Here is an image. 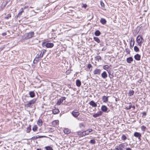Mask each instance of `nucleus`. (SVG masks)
<instances>
[{
	"instance_id": "nucleus-23",
	"label": "nucleus",
	"mask_w": 150,
	"mask_h": 150,
	"mask_svg": "<svg viewBox=\"0 0 150 150\" xmlns=\"http://www.w3.org/2000/svg\"><path fill=\"white\" fill-rule=\"evenodd\" d=\"M59 121L57 120H54V121L52 122V125L54 126H57L58 124Z\"/></svg>"
},
{
	"instance_id": "nucleus-54",
	"label": "nucleus",
	"mask_w": 150,
	"mask_h": 150,
	"mask_svg": "<svg viewBox=\"0 0 150 150\" xmlns=\"http://www.w3.org/2000/svg\"><path fill=\"white\" fill-rule=\"evenodd\" d=\"M88 132H90L92 131V129H89L88 130Z\"/></svg>"
},
{
	"instance_id": "nucleus-61",
	"label": "nucleus",
	"mask_w": 150,
	"mask_h": 150,
	"mask_svg": "<svg viewBox=\"0 0 150 150\" xmlns=\"http://www.w3.org/2000/svg\"><path fill=\"white\" fill-rule=\"evenodd\" d=\"M115 101H117V98H116V99H115Z\"/></svg>"
},
{
	"instance_id": "nucleus-31",
	"label": "nucleus",
	"mask_w": 150,
	"mask_h": 150,
	"mask_svg": "<svg viewBox=\"0 0 150 150\" xmlns=\"http://www.w3.org/2000/svg\"><path fill=\"white\" fill-rule=\"evenodd\" d=\"M21 11L19 12L18 14V17L20 16L22 14V13L23 12V8H21Z\"/></svg>"
},
{
	"instance_id": "nucleus-26",
	"label": "nucleus",
	"mask_w": 150,
	"mask_h": 150,
	"mask_svg": "<svg viewBox=\"0 0 150 150\" xmlns=\"http://www.w3.org/2000/svg\"><path fill=\"white\" fill-rule=\"evenodd\" d=\"M121 139L122 140L125 141L127 139V137L124 134H123L122 136Z\"/></svg>"
},
{
	"instance_id": "nucleus-1",
	"label": "nucleus",
	"mask_w": 150,
	"mask_h": 150,
	"mask_svg": "<svg viewBox=\"0 0 150 150\" xmlns=\"http://www.w3.org/2000/svg\"><path fill=\"white\" fill-rule=\"evenodd\" d=\"M36 101V99L34 98L29 101L26 102L25 104V108H32L33 104Z\"/></svg>"
},
{
	"instance_id": "nucleus-62",
	"label": "nucleus",
	"mask_w": 150,
	"mask_h": 150,
	"mask_svg": "<svg viewBox=\"0 0 150 150\" xmlns=\"http://www.w3.org/2000/svg\"><path fill=\"white\" fill-rule=\"evenodd\" d=\"M134 43H133V45H132V46H133L134 45Z\"/></svg>"
},
{
	"instance_id": "nucleus-5",
	"label": "nucleus",
	"mask_w": 150,
	"mask_h": 150,
	"mask_svg": "<svg viewBox=\"0 0 150 150\" xmlns=\"http://www.w3.org/2000/svg\"><path fill=\"white\" fill-rule=\"evenodd\" d=\"M101 110H102L104 112H108L110 110H108V108H107L106 106L105 105H102L101 108Z\"/></svg>"
},
{
	"instance_id": "nucleus-60",
	"label": "nucleus",
	"mask_w": 150,
	"mask_h": 150,
	"mask_svg": "<svg viewBox=\"0 0 150 150\" xmlns=\"http://www.w3.org/2000/svg\"><path fill=\"white\" fill-rule=\"evenodd\" d=\"M6 4H7V2H6V3H5V5H4V6H6Z\"/></svg>"
},
{
	"instance_id": "nucleus-11",
	"label": "nucleus",
	"mask_w": 150,
	"mask_h": 150,
	"mask_svg": "<svg viewBox=\"0 0 150 150\" xmlns=\"http://www.w3.org/2000/svg\"><path fill=\"white\" fill-rule=\"evenodd\" d=\"M45 45L47 47V48H52L54 46V44L53 43H45Z\"/></svg>"
},
{
	"instance_id": "nucleus-39",
	"label": "nucleus",
	"mask_w": 150,
	"mask_h": 150,
	"mask_svg": "<svg viewBox=\"0 0 150 150\" xmlns=\"http://www.w3.org/2000/svg\"><path fill=\"white\" fill-rule=\"evenodd\" d=\"M96 142L95 140L94 139H91L90 141V143L91 144H95Z\"/></svg>"
},
{
	"instance_id": "nucleus-30",
	"label": "nucleus",
	"mask_w": 150,
	"mask_h": 150,
	"mask_svg": "<svg viewBox=\"0 0 150 150\" xmlns=\"http://www.w3.org/2000/svg\"><path fill=\"white\" fill-rule=\"evenodd\" d=\"M93 39L95 41H96L98 43L100 42V40L98 37H94L93 38Z\"/></svg>"
},
{
	"instance_id": "nucleus-56",
	"label": "nucleus",
	"mask_w": 150,
	"mask_h": 150,
	"mask_svg": "<svg viewBox=\"0 0 150 150\" xmlns=\"http://www.w3.org/2000/svg\"><path fill=\"white\" fill-rule=\"evenodd\" d=\"M114 150H120L118 147L115 148Z\"/></svg>"
},
{
	"instance_id": "nucleus-27",
	"label": "nucleus",
	"mask_w": 150,
	"mask_h": 150,
	"mask_svg": "<svg viewBox=\"0 0 150 150\" xmlns=\"http://www.w3.org/2000/svg\"><path fill=\"white\" fill-rule=\"evenodd\" d=\"M95 34L96 36H99L100 35V33L99 30H97L95 32Z\"/></svg>"
},
{
	"instance_id": "nucleus-15",
	"label": "nucleus",
	"mask_w": 150,
	"mask_h": 150,
	"mask_svg": "<svg viewBox=\"0 0 150 150\" xmlns=\"http://www.w3.org/2000/svg\"><path fill=\"white\" fill-rule=\"evenodd\" d=\"M134 58L136 60L139 61L140 60L141 56L139 54H137L134 55Z\"/></svg>"
},
{
	"instance_id": "nucleus-53",
	"label": "nucleus",
	"mask_w": 150,
	"mask_h": 150,
	"mask_svg": "<svg viewBox=\"0 0 150 150\" xmlns=\"http://www.w3.org/2000/svg\"><path fill=\"white\" fill-rule=\"evenodd\" d=\"M142 114L143 115L145 116L146 115V113L145 112H143Z\"/></svg>"
},
{
	"instance_id": "nucleus-20",
	"label": "nucleus",
	"mask_w": 150,
	"mask_h": 150,
	"mask_svg": "<svg viewBox=\"0 0 150 150\" xmlns=\"http://www.w3.org/2000/svg\"><path fill=\"white\" fill-rule=\"evenodd\" d=\"M133 60V59L132 57H130L127 58V62L128 63H131V62Z\"/></svg>"
},
{
	"instance_id": "nucleus-36",
	"label": "nucleus",
	"mask_w": 150,
	"mask_h": 150,
	"mask_svg": "<svg viewBox=\"0 0 150 150\" xmlns=\"http://www.w3.org/2000/svg\"><path fill=\"white\" fill-rule=\"evenodd\" d=\"M107 71L108 72L109 74V76L110 78H112L113 77V75L111 74H110V70H107Z\"/></svg>"
},
{
	"instance_id": "nucleus-59",
	"label": "nucleus",
	"mask_w": 150,
	"mask_h": 150,
	"mask_svg": "<svg viewBox=\"0 0 150 150\" xmlns=\"http://www.w3.org/2000/svg\"><path fill=\"white\" fill-rule=\"evenodd\" d=\"M36 150H41V149H37Z\"/></svg>"
},
{
	"instance_id": "nucleus-8",
	"label": "nucleus",
	"mask_w": 150,
	"mask_h": 150,
	"mask_svg": "<svg viewBox=\"0 0 150 150\" xmlns=\"http://www.w3.org/2000/svg\"><path fill=\"white\" fill-rule=\"evenodd\" d=\"M102 112L101 111H100L98 112L97 113L93 115V116L95 118H96L101 115L102 114Z\"/></svg>"
},
{
	"instance_id": "nucleus-6",
	"label": "nucleus",
	"mask_w": 150,
	"mask_h": 150,
	"mask_svg": "<svg viewBox=\"0 0 150 150\" xmlns=\"http://www.w3.org/2000/svg\"><path fill=\"white\" fill-rule=\"evenodd\" d=\"M66 98L65 97H62L57 102V104L58 105H60L61 103H62L64 100H65Z\"/></svg>"
},
{
	"instance_id": "nucleus-63",
	"label": "nucleus",
	"mask_w": 150,
	"mask_h": 150,
	"mask_svg": "<svg viewBox=\"0 0 150 150\" xmlns=\"http://www.w3.org/2000/svg\"><path fill=\"white\" fill-rule=\"evenodd\" d=\"M1 142H2L1 141H0V143H1Z\"/></svg>"
},
{
	"instance_id": "nucleus-42",
	"label": "nucleus",
	"mask_w": 150,
	"mask_h": 150,
	"mask_svg": "<svg viewBox=\"0 0 150 150\" xmlns=\"http://www.w3.org/2000/svg\"><path fill=\"white\" fill-rule=\"evenodd\" d=\"M38 138V136H36L32 137L31 139L33 140H35Z\"/></svg>"
},
{
	"instance_id": "nucleus-41",
	"label": "nucleus",
	"mask_w": 150,
	"mask_h": 150,
	"mask_svg": "<svg viewBox=\"0 0 150 150\" xmlns=\"http://www.w3.org/2000/svg\"><path fill=\"white\" fill-rule=\"evenodd\" d=\"M40 51L42 52V56H43V55L46 53V50H43Z\"/></svg>"
},
{
	"instance_id": "nucleus-19",
	"label": "nucleus",
	"mask_w": 150,
	"mask_h": 150,
	"mask_svg": "<svg viewBox=\"0 0 150 150\" xmlns=\"http://www.w3.org/2000/svg\"><path fill=\"white\" fill-rule=\"evenodd\" d=\"M101 76L103 78L105 79L107 77V75L105 71H104L101 74Z\"/></svg>"
},
{
	"instance_id": "nucleus-25",
	"label": "nucleus",
	"mask_w": 150,
	"mask_h": 150,
	"mask_svg": "<svg viewBox=\"0 0 150 150\" xmlns=\"http://www.w3.org/2000/svg\"><path fill=\"white\" fill-rule=\"evenodd\" d=\"M42 121L41 119H39L37 122V124L39 126H41L42 125Z\"/></svg>"
},
{
	"instance_id": "nucleus-12",
	"label": "nucleus",
	"mask_w": 150,
	"mask_h": 150,
	"mask_svg": "<svg viewBox=\"0 0 150 150\" xmlns=\"http://www.w3.org/2000/svg\"><path fill=\"white\" fill-rule=\"evenodd\" d=\"M101 71V70L100 69H96L93 71V73L94 74L99 75Z\"/></svg>"
},
{
	"instance_id": "nucleus-22",
	"label": "nucleus",
	"mask_w": 150,
	"mask_h": 150,
	"mask_svg": "<svg viewBox=\"0 0 150 150\" xmlns=\"http://www.w3.org/2000/svg\"><path fill=\"white\" fill-rule=\"evenodd\" d=\"M100 22L102 24L104 25L106 23L107 21L105 19L101 18Z\"/></svg>"
},
{
	"instance_id": "nucleus-34",
	"label": "nucleus",
	"mask_w": 150,
	"mask_h": 150,
	"mask_svg": "<svg viewBox=\"0 0 150 150\" xmlns=\"http://www.w3.org/2000/svg\"><path fill=\"white\" fill-rule=\"evenodd\" d=\"M37 129L38 127H37V125H34L33 126L32 129L34 132H35L37 130Z\"/></svg>"
},
{
	"instance_id": "nucleus-21",
	"label": "nucleus",
	"mask_w": 150,
	"mask_h": 150,
	"mask_svg": "<svg viewBox=\"0 0 150 150\" xmlns=\"http://www.w3.org/2000/svg\"><path fill=\"white\" fill-rule=\"evenodd\" d=\"M76 84L77 86L80 87L81 85V82L79 80H77L76 81Z\"/></svg>"
},
{
	"instance_id": "nucleus-51",
	"label": "nucleus",
	"mask_w": 150,
	"mask_h": 150,
	"mask_svg": "<svg viewBox=\"0 0 150 150\" xmlns=\"http://www.w3.org/2000/svg\"><path fill=\"white\" fill-rule=\"evenodd\" d=\"M92 67V65L90 64H89L88 65L87 67L89 68L90 69Z\"/></svg>"
},
{
	"instance_id": "nucleus-57",
	"label": "nucleus",
	"mask_w": 150,
	"mask_h": 150,
	"mask_svg": "<svg viewBox=\"0 0 150 150\" xmlns=\"http://www.w3.org/2000/svg\"><path fill=\"white\" fill-rule=\"evenodd\" d=\"M2 35L3 36H4L5 35H6V33H3L2 34Z\"/></svg>"
},
{
	"instance_id": "nucleus-58",
	"label": "nucleus",
	"mask_w": 150,
	"mask_h": 150,
	"mask_svg": "<svg viewBox=\"0 0 150 150\" xmlns=\"http://www.w3.org/2000/svg\"><path fill=\"white\" fill-rule=\"evenodd\" d=\"M132 108L134 109L135 108V106L134 105L132 106Z\"/></svg>"
},
{
	"instance_id": "nucleus-7",
	"label": "nucleus",
	"mask_w": 150,
	"mask_h": 150,
	"mask_svg": "<svg viewBox=\"0 0 150 150\" xmlns=\"http://www.w3.org/2000/svg\"><path fill=\"white\" fill-rule=\"evenodd\" d=\"M71 114L73 116L75 117H77L80 114L79 112L76 111L75 110L73 111Z\"/></svg>"
},
{
	"instance_id": "nucleus-32",
	"label": "nucleus",
	"mask_w": 150,
	"mask_h": 150,
	"mask_svg": "<svg viewBox=\"0 0 150 150\" xmlns=\"http://www.w3.org/2000/svg\"><path fill=\"white\" fill-rule=\"evenodd\" d=\"M45 149L46 150H53L52 147L49 146H46L45 147Z\"/></svg>"
},
{
	"instance_id": "nucleus-18",
	"label": "nucleus",
	"mask_w": 150,
	"mask_h": 150,
	"mask_svg": "<svg viewBox=\"0 0 150 150\" xmlns=\"http://www.w3.org/2000/svg\"><path fill=\"white\" fill-rule=\"evenodd\" d=\"M64 132L66 134H69L71 131L68 128H65L64 129Z\"/></svg>"
},
{
	"instance_id": "nucleus-9",
	"label": "nucleus",
	"mask_w": 150,
	"mask_h": 150,
	"mask_svg": "<svg viewBox=\"0 0 150 150\" xmlns=\"http://www.w3.org/2000/svg\"><path fill=\"white\" fill-rule=\"evenodd\" d=\"M117 147H118L120 150H123L125 149V143H122L119 145V146H117Z\"/></svg>"
},
{
	"instance_id": "nucleus-46",
	"label": "nucleus",
	"mask_w": 150,
	"mask_h": 150,
	"mask_svg": "<svg viewBox=\"0 0 150 150\" xmlns=\"http://www.w3.org/2000/svg\"><path fill=\"white\" fill-rule=\"evenodd\" d=\"M132 107V105H129V106L128 107H126V109L127 110H129Z\"/></svg>"
},
{
	"instance_id": "nucleus-14",
	"label": "nucleus",
	"mask_w": 150,
	"mask_h": 150,
	"mask_svg": "<svg viewBox=\"0 0 150 150\" xmlns=\"http://www.w3.org/2000/svg\"><path fill=\"white\" fill-rule=\"evenodd\" d=\"M78 134L80 137H83L85 136V133L84 132L79 131L77 132Z\"/></svg>"
},
{
	"instance_id": "nucleus-47",
	"label": "nucleus",
	"mask_w": 150,
	"mask_h": 150,
	"mask_svg": "<svg viewBox=\"0 0 150 150\" xmlns=\"http://www.w3.org/2000/svg\"><path fill=\"white\" fill-rule=\"evenodd\" d=\"M38 136V138H43V137H47V136Z\"/></svg>"
},
{
	"instance_id": "nucleus-50",
	"label": "nucleus",
	"mask_w": 150,
	"mask_h": 150,
	"mask_svg": "<svg viewBox=\"0 0 150 150\" xmlns=\"http://www.w3.org/2000/svg\"><path fill=\"white\" fill-rule=\"evenodd\" d=\"M100 5L102 7H104V4L103 2H100Z\"/></svg>"
},
{
	"instance_id": "nucleus-28",
	"label": "nucleus",
	"mask_w": 150,
	"mask_h": 150,
	"mask_svg": "<svg viewBox=\"0 0 150 150\" xmlns=\"http://www.w3.org/2000/svg\"><path fill=\"white\" fill-rule=\"evenodd\" d=\"M95 59L96 60L99 61L100 60H101V57L100 56H98L95 57Z\"/></svg>"
},
{
	"instance_id": "nucleus-52",
	"label": "nucleus",
	"mask_w": 150,
	"mask_h": 150,
	"mask_svg": "<svg viewBox=\"0 0 150 150\" xmlns=\"http://www.w3.org/2000/svg\"><path fill=\"white\" fill-rule=\"evenodd\" d=\"M140 30V28L139 27H137V30L136 31L138 33L139 32Z\"/></svg>"
},
{
	"instance_id": "nucleus-33",
	"label": "nucleus",
	"mask_w": 150,
	"mask_h": 150,
	"mask_svg": "<svg viewBox=\"0 0 150 150\" xmlns=\"http://www.w3.org/2000/svg\"><path fill=\"white\" fill-rule=\"evenodd\" d=\"M134 50L136 52H138L139 51V49L138 47L137 46H135L134 47Z\"/></svg>"
},
{
	"instance_id": "nucleus-35",
	"label": "nucleus",
	"mask_w": 150,
	"mask_h": 150,
	"mask_svg": "<svg viewBox=\"0 0 150 150\" xmlns=\"http://www.w3.org/2000/svg\"><path fill=\"white\" fill-rule=\"evenodd\" d=\"M109 68V67L108 65H105V66H104L103 67V69H104L106 70L107 71V69H108Z\"/></svg>"
},
{
	"instance_id": "nucleus-48",
	"label": "nucleus",
	"mask_w": 150,
	"mask_h": 150,
	"mask_svg": "<svg viewBox=\"0 0 150 150\" xmlns=\"http://www.w3.org/2000/svg\"><path fill=\"white\" fill-rule=\"evenodd\" d=\"M87 5L86 4H83V5L82 6V7L83 8H86L87 7Z\"/></svg>"
},
{
	"instance_id": "nucleus-55",
	"label": "nucleus",
	"mask_w": 150,
	"mask_h": 150,
	"mask_svg": "<svg viewBox=\"0 0 150 150\" xmlns=\"http://www.w3.org/2000/svg\"><path fill=\"white\" fill-rule=\"evenodd\" d=\"M126 150H132L131 148L128 147V148H127L126 149Z\"/></svg>"
},
{
	"instance_id": "nucleus-17",
	"label": "nucleus",
	"mask_w": 150,
	"mask_h": 150,
	"mask_svg": "<svg viewBox=\"0 0 150 150\" xmlns=\"http://www.w3.org/2000/svg\"><path fill=\"white\" fill-rule=\"evenodd\" d=\"M108 97H106L105 96H103L102 98V100L103 102L104 103H106L108 100Z\"/></svg>"
},
{
	"instance_id": "nucleus-16",
	"label": "nucleus",
	"mask_w": 150,
	"mask_h": 150,
	"mask_svg": "<svg viewBox=\"0 0 150 150\" xmlns=\"http://www.w3.org/2000/svg\"><path fill=\"white\" fill-rule=\"evenodd\" d=\"M29 95L30 97L33 98L35 97V94L34 92L33 91H31L29 92Z\"/></svg>"
},
{
	"instance_id": "nucleus-29",
	"label": "nucleus",
	"mask_w": 150,
	"mask_h": 150,
	"mask_svg": "<svg viewBox=\"0 0 150 150\" xmlns=\"http://www.w3.org/2000/svg\"><path fill=\"white\" fill-rule=\"evenodd\" d=\"M134 93V91L133 90H130L129 91V96H131L133 95Z\"/></svg>"
},
{
	"instance_id": "nucleus-40",
	"label": "nucleus",
	"mask_w": 150,
	"mask_h": 150,
	"mask_svg": "<svg viewBox=\"0 0 150 150\" xmlns=\"http://www.w3.org/2000/svg\"><path fill=\"white\" fill-rule=\"evenodd\" d=\"M141 129L142 131H144L146 129V127L144 126H142L141 127Z\"/></svg>"
},
{
	"instance_id": "nucleus-24",
	"label": "nucleus",
	"mask_w": 150,
	"mask_h": 150,
	"mask_svg": "<svg viewBox=\"0 0 150 150\" xmlns=\"http://www.w3.org/2000/svg\"><path fill=\"white\" fill-rule=\"evenodd\" d=\"M31 125H29V126L27 127L26 131L27 133H29L31 131Z\"/></svg>"
},
{
	"instance_id": "nucleus-45",
	"label": "nucleus",
	"mask_w": 150,
	"mask_h": 150,
	"mask_svg": "<svg viewBox=\"0 0 150 150\" xmlns=\"http://www.w3.org/2000/svg\"><path fill=\"white\" fill-rule=\"evenodd\" d=\"M71 72V70H67L66 72V74H67L68 75Z\"/></svg>"
},
{
	"instance_id": "nucleus-37",
	"label": "nucleus",
	"mask_w": 150,
	"mask_h": 150,
	"mask_svg": "<svg viewBox=\"0 0 150 150\" xmlns=\"http://www.w3.org/2000/svg\"><path fill=\"white\" fill-rule=\"evenodd\" d=\"M11 15L10 14H8L7 15V16L4 18L5 19H8L9 18H11Z\"/></svg>"
},
{
	"instance_id": "nucleus-13",
	"label": "nucleus",
	"mask_w": 150,
	"mask_h": 150,
	"mask_svg": "<svg viewBox=\"0 0 150 150\" xmlns=\"http://www.w3.org/2000/svg\"><path fill=\"white\" fill-rule=\"evenodd\" d=\"M89 104L93 107H96L97 106V104L93 100L91 101Z\"/></svg>"
},
{
	"instance_id": "nucleus-10",
	"label": "nucleus",
	"mask_w": 150,
	"mask_h": 150,
	"mask_svg": "<svg viewBox=\"0 0 150 150\" xmlns=\"http://www.w3.org/2000/svg\"><path fill=\"white\" fill-rule=\"evenodd\" d=\"M134 137L138 138L139 139H140L141 134L137 132H135L134 133Z\"/></svg>"
},
{
	"instance_id": "nucleus-43",
	"label": "nucleus",
	"mask_w": 150,
	"mask_h": 150,
	"mask_svg": "<svg viewBox=\"0 0 150 150\" xmlns=\"http://www.w3.org/2000/svg\"><path fill=\"white\" fill-rule=\"evenodd\" d=\"M79 126L81 128H82L83 127H84V125L82 123H80L79 124Z\"/></svg>"
},
{
	"instance_id": "nucleus-4",
	"label": "nucleus",
	"mask_w": 150,
	"mask_h": 150,
	"mask_svg": "<svg viewBox=\"0 0 150 150\" xmlns=\"http://www.w3.org/2000/svg\"><path fill=\"white\" fill-rule=\"evenodd\" d=\"M42 52L40 51H39L38 54L36 55L34 61H36L37 62H38L39 60V59L42 58L43 57Z\"/></svg>"
},
{
	"instance_id": "nucleus-44",
	"label": "nucleus",
	"mask_w": 150,
	"mask_h": 150,
	"mask_svg": "<svg viewBox=\"0 0 150 150\" xmlns=\"http://www.w3.org/2000/svg\"><path fill=\"white\" fill-rule=\"evenodd\" d=\"M125 51L127 54H129L130 52L128 48H126L125 49Z\"/></svg>"
},
{
	"instance_id": "nucleus-38",
	"label": "nucleus",
	"mask_w": 150,
	"mask_h": 150,
	"mask_svg": "<svg viewBox=\"0 0 150 150\" xmlns=\"http://www.w3.org/2000/svg\"><path fill=\"white\" fill-rule=\"evenodd\" d=\"M59 112V110L58 109L54 110L53 111V113L54 114H56L58 113Z\"/></svg>"
},
{
	"instance_id": "nucleus-3",
	"label": "nucleus",
	"mask_w": 150,
	"mask_h": 150,
	"mask_svg": "<svg viewBox=\"0 0 150 150\" xmlns=\"http://www.w3.org/2000/svg\"><path fill=\"white\" fill-rule=\"evenodd\" d=\"M34 34V33L33 32H31L25 33L24 35V36L26 39H28L33 37Z\"/></svg>"
},
{
	"instance_id": "nucleus-2",
	"label": "nucleus",
	"mask_w": 150,
	"mask_h": 150,
	"mask_svg": "<svg viewBox=\"0 0 150 150\" xmlns=\"http://www.w3.org/2000/svg\"><path fill=\"white\" fill-rule=\"evenodd\" d=\"M137 41L138 45L141 46L142 44L144 42V40L142 36L138 35L137 38Z\"/></svg>"
},
{
	"instance_id": "nucleus-49",
	"label": "nucleus",
	"mask_w": 150,
	"mask_h": 150,
	"mask_svg": "<svg viewBox=\"0 0 150 150\" xmlns=\"http://www.w3.org/2000/svg\"><path fill=\"white\" fill-rule=\"evenodd\" d=\"M84 132L85 133V135L88 134L89 133V132H88V130L85 131Z\"/></svg>"
}]
</instances>
